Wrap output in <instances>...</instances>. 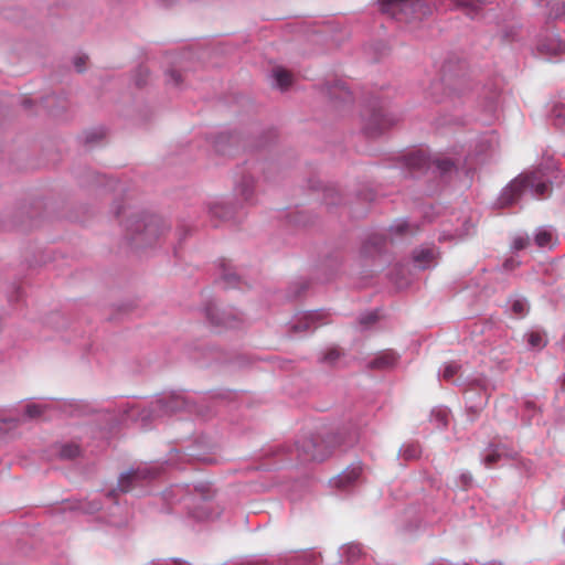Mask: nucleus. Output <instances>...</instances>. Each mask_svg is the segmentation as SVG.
Returning <instances> with one entry per match:
<instances>
[{
  "label": "nucleus",
  "instance_id": "obj_1",
  "mask_svg": "<svg viewBox=\"0 0 565 565\" xmlns=\"http://www.w3.org/2000/svg\"><path fill=\"white\" fill-rule=\"evenodd\" d=\"M125 228L127 238L137 248L152 245L164 231L161 220L153 215H131L125 222Z\"/></svg>",
  "mask_w": 565,
  "mask_h": 565
},
{
  "label": "nucleus",
  "instance_id": "obj_2",
  "mask_svg": "<svg viewBox=\"0 0 565 565\" xmlns=\"http://www.w3.org/2000/svg\"><path fill=\"white\" fill-rule=\"evenodd\" d=\"M527 190L537 199H541L548 192V184L543 182L537 173L520 174L501 192L499 198L500 206L507 207L516 203L522 193Z\"/></svg>",
  "mask_w": 565,
  "mask_h": 565
},
{
  "label": "nucleus",
  "instance_id": "obj_3",
  "mask_svg": "<svg viewBox=\"0 0 565 565\" xmlns=\"http://www.w3.org/2000/svg\"><path fill=\"white\" fill-rule=\"evenodd\" d=\"M396 117L383 108H369L362 115V129L370 137L379 136L396 122Z\"/></svg>",
  "mask_w": 565,
  "mask_h": 565
},
{
  "label": "nucleus",
  "instance_id": "obj_4",
  "mask_svg": "<svg viewBox=\"0 0 565 565\" xmlns=\"http://www.w3.org/2000/svg\"><path fill=\"white\" fill-rule=\"evenodd\" d=\"M537 51L542 55L557 56L565 53V41L557 34H548L537 43Z\"/></svg>",
  "mask_w": 565,
  "mask_h": 565
},
{
  "label": "nucleus",
  "instance_id": "obj_5",
  "mask_svg": "<svg viewBox=\"0 0 565 565\" xmlns=\"http://www.w3.org/2000/svg\"><path fill=\"white\" fill-rule=\"evenodd\" d=\"M154 477V473L147 468H138L122 475L118 480V489L121 492H128L134 488L135 481Z\"/></svg>",
  "mask_w": 565,
  "mask_h": 565
},
{
  "label": "nucleus",
  "instance_id": "obj_6",
  "mask_svg": "<svg viewBox=\"0 0 565 565\" xmlns=\"http://www.w3.org/2000/svg\"><path fill=\"white\" fill-rule=\"evenodd\" d=\"M206 316L215 326L235 328L238 323V319L235 316L227 313L224 310L220 311V309L215 306L209 307L206 309Z\"/></svg>",
  "mask_w": 565,
  "mask_h": 565
},
{
  "label": "nucleus",
  "instance_id": "obj_7",
  "mask_svg": "<svg viewBox=\"0 0 565 565\" xmlns=\"http://www.w3.org/2000/svg\"><path fill=\"white\" fill-rule=\"evenodd\" d=\"M419 6L411 0H381V11L397 18V14L408 8Z\"/></svg>",
  "mask_w": 565,
  "mask_h": 565
},
{
  "label": "nucleus",
  "instance_id": "obj_8",
  "mask_svg": "<svg viewBox=\"0 0 565 565\" xmlns=\"http://www.w3.org/2000/svg\"><path fill=\"white\" fill-rule=\"evenodd\" d=\"M406 166L412 171L429 169L431 161L424 151H415L406 156Z\"/></svg>",
  "mask_w": 565,
  "mask_h": 565
},
{
  "label": "nucleus",
  "instance_id": "obj_9",
  "mask_svg": "<svg viewBox=\"0 0 565 565\" xmlns=\"http://www.w3.org/2000/svg\"><path fill=\"white\" fill-rule=\"evenodd\" d=\"M398 356L393 351H384L379 354L371 363L372 369L387 370L396 365Z\"/></svg>",
  "mask_w": 565,
  "mask_h": 565
},
{
  "label": "nucleus",
  "instance_id": "obj_10",
  "mask_svg": "<svg viewBox=\"0 0 565 565\" xmlns=\"http://www.w3.org/2000/svg\"><path fill=\"white\" fill-rule=\"evenodd\" d=\"M361 467H353L342 472L335 480L334 486L339 489H347L352 486L361 476Z\"/></svg>",
  "mask_w": 565,
  "mask_h": 565
},
{
  "label": "nucleus",
  "instance_id": "obj_11",
  "mask_svg": "<svg viewBox=\"0 0 565 565\" xmlns=\"http://www.w3.org/2000/svg\"><path fill=\"white\" fill-rule=\"evenodd\" d=\"M327 90L329 96L334 99L347 102L351 98V93L342 81H335L332 85L327 87Z\"/></svg>",
  "mask_w": 565,
  "mask_h": 565
},
{
  "label": "nucleus",
  "instance_id": "obj_12",
  "mask_svg": "<svg viewBox=\"0 0 565 565\" xmlns=\"http://www.w3.org/2000/svg\"><path fill=\"white\" fill-rule=\"evenodd\" d=\"M277 87L287 89L292 84V74L284 67L277 66L273 70Z\"/></svg>",
  "mask_w": 565,
  "mask_h": 565
},
{
  "label": "nucleus",
  "instance_id": "obj_13",
  "mask_svg": "<svg viewBox=\"0 0 565 565\" xmlns=\"http://www.w3.org/2000/svg\"><path fill=\"white\" fill-rule=\"evenodd\" d=\"M456 7L462 8L468 15L476 18L483 6L481 0H455Z\"/></svg>",
  "mask_w": 565,
  "mask_h": 565
},
{
  "label": "nucleus",
  "instance_id": "obj_14",
  "mask_svg": "<svg viewBox=\"0 0 565 565\" xmlns=\"http://www.w3.org/2000/svg\"><path fill=\"white\" fill-rule=\"evenodd\" d=\"M434 259L433 249H422L414 254V260L420 268H426Z\"/></svg>",
  "mask_w": 565,
  "mask_h": 565
},
{
  "label": "nucleus",
  "instance_id": "obj_15",
  "mask_svg": "<svg viewBox=\"0 0 565 565\" xmlns=\"http://www.w3.org/2000/svg\"><path fill=\"white\" fill-rule=\"evenodd\" d=\"M527 343L533 349H543L546 345V340L543 333L532 331L527 334Z\"/></svg>",
  "mask_w": 565,
  "mask_h": 565
},
{
  "label": "nucleus",
  "instance_id": "obj_16",
  "mask_svg": "<svg viewBox=\"0 0 565 565\" xmlns=\"http://www.w3.org/2000/svg\"><path fill=\"white\" fill-rule=\"evenodd\" d=\"M79 455V447L77 445H64L61 448L60 456L63 459H73Z\"/></svg>",
  "mask_w": 565,
  "mask_h": 565
},
{
  "label": "nucleus",
  "instance_id": "obj_17",
  "mask_svg": "<svg viewBox=\"0 0 565 565\" xmlns=\"http://www.w3.org/2000/svg\"><path fill=\"white\" fill-rule=\"evenodd\" d=\"M553 115L556 119V125L565 128V104H557L553 108Z\"/></svg>",
  "mask_w": 565,
  "mask_h": 565
},
{
  "label": "nucleus",
  "instance_id": "obj_18",
  "mask_svg": "<svg viewBox=\"0 0 565 565\" xmlns=\"http://www.w3.org/2000/svg\"><path fill=\"white\" fill-rule=\"evenodd\" d=\"M552 242V234L548 231L542 230L535 236V243L540 247H546Z\"/></svg>",
  "mask_w": 565,
  "mask_h": 565
},
{
  "label": "nucleus",
  "instance_id": "obj_19",
  "mask_svg": "<svg viewBox=\"0 0 565 565\" xmlns=\"http://www.w3.org/2000/svg\"><path fill=\"white\" fill-rule=\"evenodd\" d=\"M512 311L518 317H524L527 311V303L524 299H515L512 302Z\"/></svg>",
  "mask_w": 565,
  "mask_h": 565
},
{
  "label": "nucleus",
  "instance_id": "obj_20",
  "mask_svg": "<svg viewBox=\"0 0 565 565\" xmlns=\"http://www.w3.org/2000/svg\"><path fill=\"white\" fill-rule=\"evenodd\" d=\"M458 371L459 365H457L456 363H449L444 369L443 377L447 381H450L458 373Z\"/></svg>",
  "mask_w": 565,
  "mask_h": 565
},
{
  "label": "nucleus",
  "instance_id": "obj_21",
  "mask_svg": "<svg viewBox=\"0 0 565 565\" xmlns=\"http://www.w3.org/2000/svg\"><path fill=\"white\" fill-rule=\"evenodd\" d=\"M431 163L435 164L441 172L450 171L454 166L452 161L449 159H436Z\"/></svg>",
  "mask_w": 565,
  "mask_h": 565
},
{
  "label": "nucleus",
  "instance_id": "obj_22",
  "mask_svg": "<svg viewBox=\"0 0 565 565\" xmlns=\"http://www.w3.org/2000/svg\"><path fill=\"white\" fill-rule=\"evenodd\" d=\"M329 454H330V451H329V450H327V451H326V450H321V449H320V446L315 445L313 450H312V452L309 455V457H310L312 460H319V461H322V460H324V459L328 457V455H329Z\"/></svg>",
  "mask_w": 565,
  "mask_h": 565
},
{
  "label": "nucleus",
  "instance_id": "obj_23",
  "mask_svg": "<svg viewBox=\"0 0 565 565\" xmlns=\"http://www.w3.org/2000/svg\"><path fill=\"white\" fill-rule=\"evenodd\" d=\"M377 319H379L377 312L376 311H372V312H369V313L364 315L361 318L360 322H361V324L369 326V324L374 323Z\"/></svg>",
  "mask_w": 565,
  "mask_h": 565
},
{
  "label": "nucleus",
  "instance_id": "obj_24",
  "mask_svg": "<svg viewBox=\"0 0 565 565\" xmlns=\"http://www.w3.org/2000/svg\"><path fill=\"white\" fill-rule=\"evenodd\" d=\"M530 241L527 237H522V236H519L516 237L514 241H513V247L516 249V250H521L523 248H525L527 245H529Z\"/></svg>",
  "mask_w": 565,
  "mask_h": 565
},
{
  "label": "nucleus",
  "instance_id": "obj_25",
  "mask_svg": "<svg viewBox=\"0 0 565 565\" xmlns=\"http://www.w3.org/2000/svg\"><path fill=\"white\" fill-rule=\"evenodd\" d=\"M25 412H26V415H28L29 417H32V418H33V417H38V416H40V415H41V413H42V409H41V407H40L39 405H34V404H32V405H28V406H26Z\"/></svg>",
  "mask_w": 565,
  "mask_h": 565
},
{
  "label": "nucleus",
  "instance_id": "obj_26",
  "mask_svg": "<svg viewBox=\"0 0 565 565\" xmlns=\"http://www.w3.org/2000/svg\"><path fill=\"white\" fill-rule=\"evenodd\" d=\"M500 459V454L498 452H491L489 454L488 456H486L484 458V465L488 467V468H491L495 462H498V460Z\"/></svg>",
  "mask_w": 565,
  "mask_h": 565
},
{
  "label": "nucleus",
  "instance_id": "obj_27",
  "mask_svg": "<svg viewBox=\"0 0 565 565\" xmlns=\"http://www.w3.org/2000/svg\"><path fill=\"white\" fill-rule=\"evenodd\" d=\"M340 356V351L338 349H330L326 354H324V361L327 362H333L335 361Z\"/></svg>",
  "mask_w": 565,
  "mask_h": 565
},
{
  "label": "nucleus",
  "instance_id": "obj_28",
  "mask_svg": "<svg viewBox=\"0 0 565 565\" xmlns=\"http://www.w3.org/2000/svg\"><path fill=\"white\" fill-rule=\"evenodd\" d=\"M223 279L227 286H235L237 277L235 274H228L226 273V269H224Z\"/></svg>",
  "mask_w": 565,
  "mask_h": 565
},
{
  "label": "nucleus",
  "instance_id": "obj_29",
  "mask_svg": "<svg viewBox=\"0 0 565 565\" xmlns=\"http://www.w3.org/2000/svg\"><path fill=\"white\" fill-rule=\"evenodd\" d=\"M409 225L407 222L405 221H402L399 222L397 225H395L394 227H392V230H394L397 234H405L408 230Z\"/></svg>",
  "mask_w": 565,
  "mask_h": 565
},
{
  "label": "nucleus",
  "instance_id": "obj_30",
  "mask_svg": "<svg viewBox=\"0 0 565 565\" xmlns=\"http://www.w3.org/2000/svg\"><path fill=\"white\" fill-rule=\"evenodd\" d=\"M86 56H79L75 60V67L78 72H83L86 64Z\"/></svg>",
  "mask_w": 565,
  "mask_h": 565
},
{
  "label": "nucleus",
  "instance_id": "obj_31",
  "mask_svg": "<svg viewBox=\"0 0 565 565\" xmlns=\"http://www.w3.org/2000/svg\"><path fill=\"white\" fill-rule=\"evenodd\" d=\"M315 317H316L315 313H309L303 317V319H305L303 329H309L311 327V323L313 322Z\"/></svg>",
  "mask_w": 565,
  "mask_h": 565
},
{
  "label": "nucleus",
  "instance_id": "obj_32",
  "mask_svg": "<svg viewBox=\"0 0 565 565\" xmlns=\"http://www.w3.org/2000/svg\"><path fill=\"white\" fill-rule=\"evenodd\" d=\"M170 76L175 85H178L181 82L180 75L177 72H171Z\"/></svg>",
  "mask_w": 565,
  "mask_h": 565
},
{
  "label": "nucleus",
  "instance_id": "obj_33",
  "mask_svg": "<svg viewBox=\"0 0 565 565\" xmlns=\"http://www.w3.org/2000/svg\"><path fill=\"white\" fill-rule=\"evenodd\" d=\"M171 402L174 404V406H171V411H175V409H177V407L179 406V404H180L181 402L183 403V401H182L180 397H175V398H173Z\"/></svg>",
  "mask_w": 565,
  "mask_h": 565
},
{
  "label": "nucleus",
  "instance_id": "obj_34",
  "mask_svg": "<svg viewBox=\"0 0 565 565\" xmlns=\"http://www.w3.org/2000/svg\"><path fill=\"white\" fill-rule=\"evenodd\" d=\"M461 479H462V482L465 486H468V483L471 481V477L470 476L468 477L466 475H462Z\"/></svg>",
  "mask_w": 565,
  "mask_h": 565
},
{
  "label": "nucleus",
  "instance_id": "obj_35",
  "mask_svg": "<svg viewBox=\"0 0 565 565\" xmlns=\"http://www.w3.org/2000/svg\"><path fill=\"white\" fill-rule=\"evenodd\" d=\"M175 0H162L166 6H171Z\"/></svg>",
  "mask_w": 565,
  "mask_h": 565
},
{
  "label": "nucleus",
  "instance_id": "obj_36",
  "mask_svg": "<svg viewBox=\"0 0 565 565\" xmlns=\"http://www.w3.org/2000/svg\"><path fill=\"white\" fill-rule=\"evenodd\" d=\"M335 439H337V437H335V436H332V437H330V439H329L327 443H328V444H329V443H334V441H335Z\"/></svg>",
  "mask_w": 565,
  "mask_h": 565
},
{
  "label": "nucleus",
  "instance_id": "obj_37",
  "mask_svg": "<svg viewBox=\"0 0 565 565\" xmlns=\"http://www.w3.org/2000/svg\"><path fill=\"white\" fill-rule=\"evenodd\" d=\"M300 328L299 324L294 326V329L297 331Z\"/></svg>",
  "mask_w": 565,
  "mask_h": 565
}]
</instances>
